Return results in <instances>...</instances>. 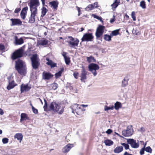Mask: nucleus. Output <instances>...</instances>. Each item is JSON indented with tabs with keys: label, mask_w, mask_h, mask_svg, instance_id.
<instances>
[{
	"label": "nucleus",
	"mask_w": 155,
	"mask_h": 155,
	"mask_svg": "<svg viewBox=\"0 0 155 155\" xmlns=\"http://www.w3.org/2000/svg\"><path fill=\"white\" fill-rule=\"evenodd\" d=\"M31 14L29 22L33 23L35 21V17L38 13L37 8L40 5L39 0H30L29 3Z\"/></svg>",
	"instance_id": "f257e3e1"
},
{
	"label": "nucleus",
	"mask_w": 155,
	"mask_h": 155,
	"mask_svg": "<svg viewBox=\"0 0 155 155\" xmlns=\"http://www.w3.org/2000/svg\"><path fill=\"white\" fill-rule=\"evenodd\" d=\"M64 107L61 103L54 102H52L49 106V107L51 110L59 114H61L63 113Z\"/></svg>",
	"instance_id": "f03ea898"
},
{
	"label": "nucleus",
	"mask_w": 155,
	"mask_h": 155,
	"mask_svg": "<svg viewBox=\"0 0 155 155\" xmlns=\"http://www.w3.org/2000/svg\"><path fill=\"white\" fill-rule=\"evenodd\" d=\"M16 63V69L18 73L21 75L25 74L26 68L25 62L22 60H18Z\"/></svg>",
	"instance_id": "7ed1b4c3"
},
{
	"label": "nucleus",
	"mask_w": 155,
	"mask_h": 155,
	"mask_svg": "<svg viewBox=\"0 0 155 155\" xmlns=\"http://www.w3.org/2000/svg\"><path fill=\"white\" fill-rule=\"evenodd\" d=\"M88 68L89 71L93 74L94 76H95L97 74L96 71L99 69L100 67L96 64L91 63L88 65Z\"/></svg>",
	"instance_id": "20e7f679"
},
{
	"label": "nucleus",
	"mask_w": 155,
	"mask_h": 155,
	"mask_svg": "<svg viewBox=\"0 0 155 155\" xmlns=\"http://www.w3.org/2000/svg\"><path fill=\"white\" fill-rule=\"evenodd\" d=\"M32 62V65L33 68L37 69L39 65V59L37 54H34L31 58Z\"/></svg>",
	"instance_id": "39448f33"
},
{
	"label": "nucleus",
	"mask_w": 155,
	"mask_h": 155,
	"mask_svg": "<svg viewBox=\"0 0 155 155\" xmlns=\"http://www.w3.org/2000/svg\"><path fill=\"white\" fill-rule=\"evenodd\" d=\"M69 40L68 41V45L71 48H74L78 46L79 41L77 39H75L71 37H69Z\"/></svg>",
	"instance_id": "423d86ee"
},
{
	"label": "nucleus",
	"mask_w": 155,
	"mask_h": 155,
	"mask_svg": "<svg viewBox=\"0 0 155 155\" xmlns=\"http://www.w3.org/2000/svg\"><path fill=\"white\" fill-rule=\"evenodd\" d=\"M133 132L132 126L130 125L127 127L126 130L122 131V134L125 137H129L132 135Z\"/></svg>",
	"instance_id": "0eeeda50"
},
{
	"label": "nucleus",
	"mask_w": 155,
	"mask_h": 155,
	"mask_svg": "<svg viewBox=\"0 0 155 155\" xmlns=\"http://www.w3.org/2000/svg\"><path fill=\"white\" fill-rule=\"evenodd\" d=\"M94 38V36L91 33L85 34L81 38L82 41H91Z\"/></svg>",
	"instance_id": "6e6552de"
},
{
	"label": "nucleus",
	"mask_w": 155,
	"mask_h": 155,
	"mask_svg": "<svg viewBox=\"0 0 155 155\" xmlns=\"http://www.w3.org/2000/svg\"><path fill=\"white\" fill-rule=\"evenodd\" d=\"M105 29V27L99 25L96 29L95 33V35L97 38H100L103 34Z\"/></svg>",
	"instance_id": "1a4fd4ad"
},
{
	"label": "nucleus",
	"mask_w": 155,
	"mask_h": 155,
	"mask_svg": "<svg viewBox=\"0 0 155 155\" xmlns=\"http://www.w3.org/2000/svg\"><path fill=\"white\" fill-rule=\"evenodd\" d=\"M23 51L21 48L19 49L14 52L12 55V58L13 60L15 59L18 58L22 56Z\"/></svg>",
	"instance_id": "9d476101"
},
{
	"label": "nucleus",
	"mask_w": 155,
	"mask_h": 155,
	"mask_svg": "<svg viewBox=\"0 0 155 155\" xmlns=\"http://www.w3.org/2000/svg\"><path fill=\"white\" fill-rule=\"evenodd\" d=\"M128 143L130 144L131 147L134 148H138L139 146V143H136V140L132 139H129L127 140Z\"/></svg>",
	"instance_id": "9b49d317"
},
{
	"label": "nucleus",
	"mask_w": 155,
	"mask_h": 155,
	"mask_svg": "<svg viewBox=\"0 0 155 155\" xmlns=\"http://www.w3.org/2000/svg\"><path fill=\"white\" fill-rule=\"evenodd\" d=\"M12 22L11 26H20L22 25V22L20 19L16 18H12L10 19Z\"/></svg>",
	"instance_id": "f8f14e48"
},
{
	"label": "nucleus",
	"mask_w": 155,
	"mask_h": 155,
	"mask_svg": "<svg viewBox=\"0 0 155 155\" xmlns=\"http://www.w3.org/2000/svg\"><path fill=\"white\" fill-rule=\"evenodd\" d=\"M82 68L80 75L81 80L82 81L85 82V80L87 78V72L85 71L84 68L83 66H82Z\"/></svg>",
	"instance_id": "ddd939ff"
},
{
	"label": "nucleus",
	"mask_w": 155,
	"mask_h": 155,
	"mask_svg": "<svg viewBox=\"0 0 155 155\" xmlns=\"http://www.w3.org/2000/svg\"><path fill=\"white\" fill-rule=\"evenodd\" d=\"M31 88V87L28 84H22L21 86V92L22 93L24 91H29Z\"/></svg>",
	"instance_id": "4468645a"
},
{
	"label": "nucleus",
	"mask_w": 155,
	"mask_h": 155,
	"mask_svg": "<svg viewBox=\"0 0 155 155\" xmlns=\"http://www.w3.org/2000/svg\"><path fill=\"white\" fill-rule=\"evenodd\" d=\"M53 75L51 73L44 72L42 74L43 78L45 80H49L52 78Z\"/></svg>",
	"instance_id": "2eb2a0df"
},
{
	"label": "nucleus",
	"mask_w": 155,
	"mask_h": 155,
	"mask_svg": "<svg viewBox=\"0 0 155 155\" xmlns=\"http://www.w3.org/2000/svg\"><path fill=\"white\" fill-rule=\"evenodd\" d=\"M28 9V8L27 6L23 8L20 14L21 16L22 19H24L25 18Z\"/></svg>",
	"instance_id": "dca6fc26"
},
{
	"label": "nucleus",
	"mask_w": 155,
	"mask_h": 155,
	"mask_svg": "<svg viewBox=\"0 0 155 155\" xmlns=\"http://www.w3.org/2000/svg\"><path fill=\"white\" fill-rule=\"evenodd\" d=\"M73 147V144H69L64 147L62 149V152L64 153L68 152L71 148Z\"/></svg>",
	"instance_id": "f3484780"
},
{
	"label": "nucleus",
	"mask_w": 155,
	"mask_h": 155,
	"mask_svg": "<svg viewBox=\"0 0 155 155\" xmlns=\"http://www.w3.org/2000/svg\"><path fill=\"white\" fill-rule=\"evenodd\" d=\"M120 3V0H115L114 2L112 4L111 6L112 7V9L114 11L118 6Z\"/></svg>",
	"instance_id": "a211bd4d"
},
{
	"label": "nucleus",
	"mask_w": 155,
	"mask_h": 155,
	"mask_svg": "<svg viewBox=\"0 0 155 155\" xmlns=\"http://www.w3.org/2000/svg\"><path fill=\"white\" fill-rule=\"evenodd\" d=\"M17 85V84L15 83L14 81H12L9 82V84L7 87V89L8 90H10L13 88Z\"/></svg>",
	"instance_id": "6ab92c4d"
},
{
	"label": "nucleus",
	"mask_w": 155,
	"mask_h": 155,
	"mask_svg": "<svg viewBox=\"0 0 155 155\" xmlns=\"http://www.w3.org/2000/svg\"><path fill=\"white\" fill-rule=\"evenodd\" d=\"M14 138H16L21 143L22 140L23 135L21 133H17L15 135Z\"/></svg>",
	"instance_id": "aec40b11"
},
{
	"label": "nucleus",
	"mask_w": 155,
	"mask_h": 155,
	"mask_svg": "<svg viewBox=\"0 0 155 155\" xmlns=\"http://www.w3.org/2000/svg\"><path fill=\"white\" fill-rule=\"evenodd\" d=\"M80 106V105L77 104H72L71 107L72 110V112L74 114L75 112L76 111L77 109H78V108Z\"/></svg>",
	"instance_id": "412c9836"
},
{
	"label": "nucleus",
	"mask_w": 155,
	"mask_h": 155,
	"mask_svg": "<svg viewBox=\"0 0 155 155\" xmlns=\"http://www.w3.org/2000/svg\"><path fill=\"white\" fill-rule=\"evenodd\" d=\"M28 119L27 115L25 113H21V115L20 122Z\"/></svg>",
	"instance_id": "4be33fe9"
},
{
	"label": "nucleus",
	"mask_w": 155,
	"mask_h": 155,
	"mask_svg": "<svg viewBox=\"0 0 155 155\" xmlns=\"http://www.w3.org/2000/svg\"><path fill=\"white\" fill-rule=\"evenodd\" d=\"M123 147L122 146H118L114 150L115 153H119L122 151Z\"/></svg>",
	"instance_id": "5701e85b"
},
{
	"label": "nucleus",
	"mask_w": 155,
	"mask_h": 155,
	"mask_svg": "<svg viewBox=\"0 0 155 155\" xmlns=\"http://www.w3.org/2000/svg\"><path fill=\"white\" fill-rule=\"evenodd\" d=\"M50 4L54 9H56L57 8L58 5V3L56 1H52L50 3Z\"/></svg>",
	"instance_id": "b1692460"
},
{
	"label": "nucleus",
	"mask_w": 155,
	"mask_h": 155,
	"mask_svg": "<svg viewBox=\"0 0 155 155\" xmlns=\"http://www.w3.org/2000/svg\"><path fill=\"white\" fill-rule=\"evenodd\" d=\"M85 110V109L83 110L81 108V107L80 106L78 108V109H77L75 112V113H76L77 115H81L83 114V111Z\"/></svg>",
	"instance_id": "393cba45"
},
{
	"label": "nucleus",
	"mask_w": 155,
	"mask_h": 155,
	"mask_svg": "<svg viewBox=\"0 0 155 155\" xmlns=\"http://www.w3.org/2000/svg\"><path fill=\"white\" fill-rule=\"evenodd\" d=\"M87 61L89 63H90L91 62H96V60L94 59V58L92 56H91L89 57H87Z\"/></svg>",
	"instance_id": "a878e982"
},
{
	"label": "nucleus",
	"mask_w": 155,
	"mask_h": 155,
	"mask_svg": "<svg viewBox=\"0 0 155 155\" xmlns=\"http://www.w3.org/2000/svg\"><path fill=\"white\" fill-rule=\"evenodd\" d=\"M23 42V40L22 38L19 39H15V44L16 45L21 44Z\"/></svg>",
	"instance_id": "bb28decb"
},
{
	"label": "nucleus",
	"mask_w": 155,
	"mask_h": 155,
	"mask_svg": "<svg viewBox=\"0 0 155 155\" xmlns=\"http://www.w3.org/2000/svg\"><path fill=\"white\" fill-rule=\"evenodd\" d=\"M121 104L120 103L117 101L114 104V108L116 110H118L119 108H121Z\"/></svg>",
	"instance_id": "cd10ccee"
},
{
	"label": "nucleus",
	"mask_w": 155,
	"mask_h": 155,
	"mask_svg": "<svg viewBox=\"0 0 155 155\" xmlns=\"http://www.w3.org/2000/svg\"><path fill=\"white\" fill-rule=\"evenodd\" d=\"M46 64L51 66V68H53L56 66V64L54 63L51 60L49 61L46 63Z\"/></svg>",
	"instance_id": "c85d7f7f"
},
{
	"label": "nucleus",
	"mask_w": 155,
	"mask_h": 155,
	"mask_svg": "<svg viewBox=\"0 0 155 155\" xmlns=\"http://www.w3.org/2000/svg\"><path fill=\"white\" fill-rule=\"evenodd\" d=\"M105 145L108 146H110L113 144V142L111 140H106L104 141Z\"/></svg>",
	"instance_id": "c756f323"
},
{
	"label": "nucleus",
	"mask_w": 155,
	"mask_h": 155,
	"mask_svg": "<svg viewBox=\"0 0 155 155\" xmlns=\"http://www.w3.org/2000/svg\"><path fill=\"white\" fill-rule=\"evenodd\" d=\"M128 81L127 79L124 78L122 81V86L124 87L127 86L128 84Z\"/></svg>",
	"instance_id": "7c9ffc66"
},
{
	"label": "nucleus",
	"mask_w": 155,
	"mask_h": 155,
	"mask_svg": "<svg viewBox=\"0 0 155 155\" xmlns=\"http://www.w3.org/2000/svg\"><path fill=\"white\" fill-rule=\"evenodd\" d=\"M41 17L44 16L46 14L47 12V10L46 8L43 7L41 9Z\"/></svg>",
	"instance_id": "2f4dec72"
},
{
	"label": "nucleus",
	"mask_w": 155,
	"mask_h": 155,
	"mask_svg": "<svg viewBox=\"0 0 155 155\" xmlns=\"http://www.w3.org/2000/svg\"><path fill=\"white\" fill-rule=\"evenodd\" d=\"M38 44L40 45H46L48 44V41L46 40H42L38 42Z\"/></svg>",
	"instance_id": "473e14b6"
},
{
	"label": "nucleus",
	"mask_w": 155,
	"mask_h": 155,
	"mask_svg": "<svg viewBox=\"0 0 155 155\" xmlns=\"http://www.w3.org/2000/svg\"><path fill=\"white\" fill-rule=\"evenodd\" d=\"M111 36L110 35L106 34L104 35V38L106 41H110L111 40Z\"/></svg>",
	"instance_id": "72a5a7b5"
},
{
	"label": "nucleus",
	"mask_w": 155,
	"mask_h": 155,
	"mask_svg": "<svg viewBox=\"0 0 155 155\" xmlns=\"http://www.w3.org/2000/svg\"><path fill=\"white\" fill-rule=\"evenodd\" d=\"M119 29L116 30L114 31H112V32L110 34L112 36H116L119 34Z\"/></svg>",
	"instance_id": "f704fd0d"
},
{
	"label": "nucleus",
	"mask_w": 155,
	"mask_h": 155,
	"mask_svg": "<svg viewBox=\"0 0 155 155\" xmlns=\"http://www.w3.org/2000/svg\"><path fill=\"white\" fill-rule=\"evenodd\" d=\"M114 109V106H113L111 107H108L107 106H105L104 107V110L105 111H107L108 110H113Z\"/></svg>",
	"instance_id": "c9c22d12"
},
{
	"label": "nucleus",
	"mask_w": 155,
	"mask_h": 155,
	"mask_svg": "<svg viewBox=\"0 0 155 155\" xmlns=\"http://www.w3.org/2000/svg\"><path fill=\"white\" fill-rule=\"evenodd\" d=\"M140 6L143 9H145L146 8V5L145 2L142 1L140 2Z\"/></svg>",
	"instance_id": "e433bc0d"
},
{
	"label": "nucleus",
	"mask_w": 155,
	"mask_h": 155,
	"mask_svg": "<svg viewBox=\"0 0 155 155\" xmlns=\"http://www.w3.org/2000/svg\"><path fill=\"white\" fill-rule=\"evenodd\" d=\"M52 88L53 90L56 89L58 87V85L55 83H54L51 85Z\"/></svg>",
	"instance_id": "4c0bfd02"
},
{
	"label": "nucleus",
	"mask_w": 155,
	"mask_h": 155,
	"mask_svg": "<svg viewBox=\"0 0 155 155\" xmlns=\"http://www.w3.org/2000/svg\"><path fill=\"white\" fill-rule=\"evenodd\" d=\"M145 151H146L147 152L151 153L152 150L150 148V147L149 146H148L145 147Z\"/></svg>",
	"instance_id": "58836bf2"
},
{
	"label": "nucleus",
	"mask_w": 155,
	"mask_h": 155,
	"mask_svg": "<svg viewBox=\"0 0 155 155\" xmlns=\"http://www.w3.org/2000/svg\"><path fill=\"white\" fill-rule=\"evenodd\" d=\"M93 9L94 8L92 4L89 5L85 8L86 10L87 11L91 10Z\"/></svg>",
	"instance_id": "ea45409f"
},
{
	"label": "nucleus",
	"mask_w": 155,
	"mask_h": 155,
	"mask_svg": "<svg viewBox=\"0 0 155 155\" xmlns=\"http://www.w3.org/2000/svg\"><path fill=\"white\" fill-rule=\"evenodd\" d=\"M64 58V59L65 60L66 64L67 65L69 64L70 63V58L68 57H67Z\"/></svg>",
	"instance_id": "a19ab883"
},
{
	"label": "nucleus",
	"mask_w": 155,
	"mask_h": 155,
	"mask_svg": "<svg viewBox=\"0 0 155 155\" xmlns=\"http://www.w3.org/2000/svg\"><path fill=\"white\" fill-rule=\"evenodd\" d=\"M131 16L133 20L135 21L136 20V18L135 17V13L134 12H132L131 14Z\"/></svg>",
	"instance_id": "79ce46f5"
},
{
	"label": "nucleus",
	"mask_w": 155,
	"mask_h": 155,
	"mask_svg": "<svg viewBox=\"0 0 155 155\" xmlns=\"http://www.w3.org/2000/svg\"><path fill=\"white\" fill-rule=\"evenodd\" d=\"M121 145L124 146L126 150H127L129 148V145L124 143H121Z\"/></svg>",
	"instance_id": "37998d69"
},
{
	"label": "nucleus",
	"mask_w": 155,
	"mask_h": 155,
	"mask_svg": "<svg viewBox=\"0 0 155 155\" xmlns=\"http://www.w3.org/2000/svg\"><path fill=\"white\" fill-rule=\"evenodd\" d=\"M2 142L4 144L7 143L8 142V139L7 138H3L2 139Z\"/></svg>",
	"instance_id": "c03bdc74"
},
{
	"label": "nucleus",
	"mask_w": 155,
	"mask_h": 155,
	"mask_svg": "<svg viewBox=\"0 0 155 155\" xmlns=\"http://www.w3.org/2000/svg\"><path fill=\"white\" fill-rule=\"evenodd\" d=\"M145 150L144 147H143L140 150V155H143L144 153V151Z\"/></svg>",
	"instance_id": "a18cd8bd"
},
{
	"label": "nucleus",
	"mask_w": 155,
	"mask_h": 155,
	"mask_svg": "<svg viewBox=\"0 0 155 155\" xmlns=\"http://www.w3.org/2000/svg\"><path fill=\"white\" fill-rule=\"evenodd\" d=\"M62 72L61 71H60L58 72V73H56L55 74V77L56 78H58V77H59L61 75Z\"/></svg>",
	"instance_id": "49530a36"
},
{
	"label": "nucleus",
	"mask_w": 155,
	"mask_h": 155,
	"mask_svg": "<svg viewBox=\"0 0 155 155\" xmlns=\"http://www.w3.org/2000/svg\"><path fill=\"white\" fill-rule=\"evenodd\" d=\"M79 73L76 72H74L73 74V76L74 78L76 79L78 78V75Z\"/></svg>",
	"instance_id": "de8ad7c7"
},
{
	"label": "nucleus",
	"mask_w": 155,
	"mask_h": 155,
	"mask_svg": "<svg viewBox=\"0 0 155 155\" xmlns=\"http://www.w3.org/2000/svg\"><path fill=\"white\" fill-rule=\"evenodd\" d=\"M32 110L33 111V112L35 114H37L38 112V110L35 108V107H32Z\"/></svg>",
	"instance_id": "09e8293b"
},
{
	"label": "nucleus",
	"mask_w": 155,
	"mask_h": 155,
	"mask_svg": "<svg viewBox=\"0 0 155 155\" xmlns=\"http://www.w3.org/2000/svg\"><path fill=\"white\" fill-rule=\"evenodd\" d=\"M44 101H45V104L44 106L43 107L44 108V110H47V104L46 101L45 100H44Z\"/></svg>",
	"instance_id": "8fccbe9b"
},
{
	"label": "nucleus",
	"mask_w": 155,
	"mask_h": 155,
	"mask_svg": "<svg viewBox=\"0 0 155 155\" xmlns=\"http://www.w3.org/2000/svg\"><path fill=\"white\" fill-rule=\"evenodd\" d=\"M92 5H93L94 8H96L97 7V2H96L94 3V4H93Z\"/></svg>",
	"instance_id": "3c124183"
},
{
	"label": "nucleus",
	"mask_w": 155,
	"mask_h": 155,
	"mask_svg": "<svg viewBox=\"0 0 155 155\" xmlns=\"http://www.w3.org/2000/svg\"><path fill=\"white\" fill-rule=\"evenodd\" d=\"M112 130L110 129H108L106 131V133L107 134H110L112 132Z\"/></svg>",
	"instance_id": "603ef678"
},
{
	"label": "nucleus",
	"mask_w": 155,
	"mask_h": 155,
	"mask_svg": "<svg viewBox=\"0 0 155 155\" xmlns=\"http://www.w3.org/2000/svg\"><path fill=\"white\" fill-rule=\"evenodd\" d=\"M20 10L21 9L20 8H17L15 9L14 12L15 13H18V12H20Z\"/></svg>",
	"instance_id": "864d4df0"
},
{
	"label": "nucleus",
	"mask_w": 155,
	"mask_h": 155,
	"mask_svg": "<svg viewBox=\"0 0 155 155\" xmlns=\"http://www.w3.org/2000/svg\"><path fill=\"white\" fill-rule=\"evenodd\" d=\"M133 33L136 35H138L139 34V32H136L135 30L134 29L132 31Z\"/></svg>",
	"instance_id": "5fc2aeb1"
},
{
	"label": "nucleus",
	"mask_w": 155,
	"mask_h": 155,
	"mask_svg": "<svg viewBox=\"0 0 155 155\" xmlns=\"http://www.w3.org/2000/svg\"><path fill=\"white\" fill-rule=\"evenodd\" d=\"M61 54H62V55L63 56L64 58L67 57V56H66V54H67V53L66 52H63L61 53Z\"/></svg>",
	"instance_id": "6e6d98bb"
},
{
	"label": "nucleus",
	"mask_w": 155,
	"mask_h": 155,
	"mask_svg": "<svg viewBox=\"0 0 155 155\" xmlns=\"http://www.w3.org/2000/svg\"><path fill=\"white\" fill-rule=\"evenodd\" d=\"M5 48L4 46L0 44V50H2Z\"/></svg>",
	"instance_id": "4d7b16f0"
},
{
	"label": "nucleus",
	"mask_w": 155,
	"mask_h": 155,
	"mask_svg": "<svg viewBox=\"0 0 155 155\" xmlns=\"http://www.w3.org/2000/svg\"><path fill=\"white\" fill-rule=\"evenodd\" d=\"M113 17H114V18L110 19V22L111 23H112L115 21V20H114L115 17L114 15H113Z\"/></svg>",
	"instance_id": "13d9d810"
},
{
	"label": "nucleus",
	"mask_w": 155,
	"mask_h": 155,
	"mask_svg": "<svg viewBox=\"0 0 155 155\" xmlns=\"http://www.w3.org/2000/svg\"><path fill=\"white\" fill-rule=\"evenodd\" d=\"M92 16L94 18H96V19H97L99 17L98 16L95 15V14H92Z\"/></svg>",
	"instance_id": "bf43d9fd"
},
{
	"label": "nucleus",
	"mask_w": 155,
	"mask_h": 155,
	"mask_svg": "<svg viewBox=\"0 0 155 155\" xmlns=\"http://www.w3.org/2000/svg\"><path fill=\"white\" fill-rule=\"evenodd\" d=\"M4 114V112L3 110L0 108V114L1 115H2Z\"/></svg>",
	"instance_id": "052dcab7"
},
{
	"label": "nucleus",
	"mask_w": 155,
	"mask_h": 155,
	"mask_svg": "<svg viewBox=\"0 0 155 155\" xmlns=\"http://www.w3.org/2000/svg\"><path fill=\"white\" fill-rule=\"evenodd\" d=\"M123 155H132L128 153L127 152H125Z\"/></svg>",
	"instance_id": "680f3d73"
},
{
	"label": "nucleus",
	"mask_w": 155,
	"mask_h": 155,
	"mask_svg": "<svg viewBox=\"0 0 155 155\" xmlns=\"http://www.w3.org/2000/svg\"><path fill=\"white\" fill-rule=\"evenodd\" d=\"M88 106V105H84V104H81L80 105V106H82L84 107H86Z\"/></svg>",
	"instance_id": "e2e57ef3"
},
{
	"label": "nucleus",
	"mask_w": 155,
	"mask_h": 155,
	"mask_svg": "<svg viewBox=\"0 0 155 155\" xmlns=\"http://www.w3.org/2000/svg\"><path fill=\"white\" fill-rule=\"evenodd\" d=\"M98 20H99L100 21H101L102 22H103V21L102 20V18L101 17H100L99 16L98 18L97 19Z\"/></svg>",
	"instance_id": "0e129e2a"
},
{
	"label": "nucleus",
	"mask_w": 155,
	"mask_h": 155,
	"mask_svg": "<svg viewBox=\"0 0 155 155\" xmlns=\"http://www.w3.org/2000/svg\"><path fill=\"white\" fill-rule=\"evenodd\" d=\"M98 20H99L100 21H101L102 22H103V21L102 20V18L101 17H100L99 16L98 18L97 19Z\"/></svg>",
	"instance_id": "69168bd1"
},
{
	"label": "nucleus",
	"mask_w": 155,
	"mask_h": 155,
	"mask_svg": "<svg viewBox=\"0 0 155 155\" xmlns=\"http://www.w3.org/2000/svg\"><path fill=\"white\" fill-rule=\"evenodd\" d=\"M42 2V4L43 5L45 4V0H41Z\"/></svg>",
	"instance_id": "338daca9"
},
{
	"label": "nucleus",
	"mask_w": 155,
	"mask_h": 155,
	"mask_svg": "<svg viewBox=\"0 0 155 155\" xmlns=\"http://www.w3.org/2000/svg\"><path fill=\"white\" fill-rule=\"evenodd\" d=\"M76 8H77V10L78 11V13L80 12V8L76 6Z\"/></svg>",
	"instance_id": "774afa93"
}]
</instances>
